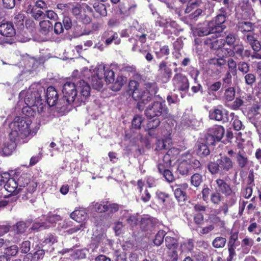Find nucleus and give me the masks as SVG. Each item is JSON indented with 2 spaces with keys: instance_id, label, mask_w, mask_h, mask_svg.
<instances>
[{
  "instance_id": "37",
  "label": "nucleus",
  "mask_w": 261,
  "mask_h": 261,
  "mask_svg": "<svg viewBox=\"0 0 261 261\" xmlns=\"http://www.w3.org/2000/svg\"><path fill=\"white\" fill-rule=\"evenodd\" d=\"M189 180L191 186L195 188L199 187L203 181L202 175L198 173L193 174Z\"/></svg>"
},
{
  "instance_id": "51",
  "label": "nucleus",
  "mask_w": 261,
  "mask_h": 261,
  "mask_svg": "<svg viewBox=\"0 0 261 261\" xmlns=\"http://www.w3.org/2000/svg\"><path fill=\"white\" fill-rule=\"evenodd\" d=\"M221 87L222 83L220 81H217L210 84L208 86L207 90L210 94H214L218 91Z\"/></svg>"
},
{
  "instance_id": "21",
  "label": "nucleus",
  "mask_w": 261,
  "mask_h": 261,
  "mask_svg": "<svg viewBox=\"0 0 261 261\" xmlns=\"http://www.w3.org/2000/svg\"><path fill=\"white\" fill-rule=\"evenodd\" d=\"M243 39L250 45L253 51L258 52L260 50L261 45L260 42L255 37L254 33L247 34L245 36H243Z\"/></svg>"
},
{
  "instance_id": "27",
  "label": "nucleus",
  "mask_w": 261,
  "mask_h": 261,
  "mask_svg": "<svg viewBox=\"0 0 261 261\" xmlns=\"http://www.w3.org/2000/svg\"><path fill=\"white\" fill-rule=\"evenodd\" d=\"M235 158L238 166L241 168L245 167L249 163L248 158L243 150H239Z\"/></svg>"
},
{
  "instance_id": "42",
  "label": "nucleus",
  "mask_w": 261,
  "mask_h": 261,
  "mask_svg": "<svg viewBox=\"0 0 261 261\" xmlns=\"http://www.w3.org/2000/svg\"><path fill=\"white\" fill-rule=\"evenodd\" d=\"M230 117L231 118L230 121L232 122L233 129L237 131L241 130L243 127V124L238 117L236 116L233 113L230 114Z\"/></svg>"
},
{
  "instance_id": "24",
  "label": "nucleus",
  "mask_w": 261,
  "mask_h": 261,
  "mask_svg": "<svg viewBox=\"0 0 261 261\" xmlns=\"http://www.w3.org/2000/svg\"><path fill=\"white\" fill-rule=\"evenodd\" d=\"M70 217L73 220L80 223V227H83L88 216L84 210H75L70 214Z\"/></svg>"
},
{
  "instance_id": "30",
  "label": "nucleus",
  "mask_w": 261,
  "mask_h": 261,
  "mask_svg": "<svg viewBox=\"0 0 261 261\" xmlns=\"http://www.w3.org/2000/svg\"><path fill=\"white\" fill-rule=\"evenodd\" d=\"M16 143H18L17 141L11 139L10 142L5 143L2 148V154L6 156L11 155L15 148Z\"/></svg>"
},
{
  "instance_id": "19",
  "label": "nucleus",
  "mask_w": 261,
  "mask_h": 261,
  "mask_svg": "<svg viewBox=\"0 0 261 261\" xmlns=\"http://www.w3.org/2000/svg\"><path fill=\"white\" fill-rule=\"evenodd\" d=\"M171 71L167 67L165 62H162L159 66L158 77L163 83H167L171 77Z\"/></svg>"
},
{
  "instance_id": "2",
  "label": "nucleus",
  "mask_w": 261,
  "mask_h": 261,
  "mask_svg": "<svg viewBox=\"0 0 261 261\" xmlns=\"http://www.w3.org/2000/svg\"><path fill=\"white\" fill-rule=\"evenodd\" d=\"M90 89L86 82L80 80L76 84L67 82L63 87L62 92L68 104L74 103L77 106L87 100L90 96Z\"/></svg>"
},
{
  "instance_id": "13",
  "label": "nucleus",
  "mask_w": 261,
  "mask_h": 261,
  "mask_svg": "<svg viewBox=\"0 0 261 261\" xmlns=\"http://www.w3.org/2000/svg\"><path fill=\"white\" fill-rule=\"evenodd\" d=\"M209 117L211 120L220 121L222 123L230 121L228 116V111L224 109H214L210 111Z\"/></svg>"
},
{
  "instance_id": "10",
  "label": "nucleus",
  "mask_w": 261,
  "mask_h": 261,
  "mask_svg": "<svg viewBox=\"0 0 261 261\" xmlns=\"http://www.w3.org/2000/svg\"><path fill=\"white\" fill-rule=\"evenodd\" d=\"M240 245L239 241V231H231L227 242V249L228 255L227 257L226 261H232L237 255L236 249Z\"/></svg>"
},
{
  "instance_id": "47",
  "label": "nucleus",
  "mask_w": 261,
  "mask_h": 261,
  "mask_svg": "<svg viewBox=\"0 0 261 261\" xmlns=\"http://www.w3.org/2000/svg\"><path fill=\"white\" fill-rule=\"evenodd\" d=\"M223 199V196L219 192H213L210 196L211 202L214 205H219Z\"/></svg>"
},
{
  "instance_id": "5",
  "label": "nucleus",
  "mask_w": 261,
  "mask_h": 261,
  "mask_svg": "<svg viewBox=\"0 0 261 261\" xmlns=\"http://www.w3.org/2000/svg\"><path fill=\"white\" fill-rule=\"evenodd\" d=\"M44 89L38 84H32L28 89L22 90L19 93L18 106L23 105L24 103L27 106H33V104H36L37 101L42 99L41 94H44Z\"/></svg>"
},
{
  "instance_id": "64",
  "label": "nucleus",
  "mask_w": 261,
  "mask_h": 261,
  "mask_svg": "<svg viewBox=\"0 0 261 261\" xmlns=\"http://www.w3.org/2000/svg\"><path fill=\"white\" fill-rule=\"evenodd\" d=\"M31 243L29 241H23L20 245V250L22 253H27L30 250Z\"/></svg>"
},
{
  "instance_id": "7",
  "label": "nucleus",
  "mask_w": 261,
  "mask_h": 261,
  "mask_svg": "<svg viewBox=\"0 0 261 261\" xmlns=\"http://www.w3.org/2000/svg\"><path fill=\"white\" fill-rule=\"evenodd\" d=\"M31 178L30 174L22 173L17 179L18 186L21 188V192L22 191L26 194L33 193L37 187V182Z\"/></svg>"
},
{
  "instance_id": "28",
  "label": "nucleus",
  "mask_w": 261,
  "mask_h": 261,
  "mask_svg": "<svg viewBox=\"0 0 261 261\" xmlns=\"http://www.w3.org/2000/svg\"><path fill=\"white\" fill-rule=\"evenodd\" d=\"M26 12L28 14L31 15L35 20L43 18L44 12L33 5H30L28 6Z\"/></svg>"
},
{
  "instance_id": "1",
  "label": "nucleus",
  "mask_w": 261,
  "mask_h": 261,
  "mask_svg": "<svg viewBox=\"0 0 261 261\" xmlns=\"http://www.w3.org/2000/svg\"><path fill=\"white\" fill-rule=\"evenodd\" d=\"M32 121L30 118L16 117L10 124L11 132L10 139L17 141L18 143H24L34 136L38 128H33Z\"/></svg>"
},
{
  "instance_id": "3",
  "label": "nucleus",
  "mask_w": 261,
  "mask_h": 261,
  "mask_svg": "<svg viewBox=\"0 0 261 261\" xmlns=\"http://www.w3.org/2000/svg\"><path fill=\"white\" fill-rule=\"evenodd\" d=\"M83 76L89 79L93 88L100 90L103 86L104 78L108 84L114 82L115 73L110 67L102 64L98 65L90 69L84 68L83 70Z\"/></svg>"
},
{
  "instance_id": "14",
  "label": "nucleus",
  "mask_w": 261,
  "mask_h": 261,
  "mask_svg": "<svg viewBox=\"0 0 261 261\" xmlns=\"http://www.w3.org/2000/svg\"><path fill=\"white\" fill-rule=\"evenodd\" d=\"M228 16L224 14L220 13L212 21H210V27L213 28L214 30L212 29V30L216 33L222 32L226 28L224 23Z\"/></svg>"
},
{
  "instance_id": "16",
  "label": "nucleus",
  "mask_w": 261,
  "mask_h": 261,
  "mask_svg": "<svg viewBox=\"0 0 261 261\" xmlns=\"http://www.w3.org/2000/svg\"><path fill=\"white\" fill-rule=\"evenodd\" d=\"M236 28L238 31L241 32L244 36L248 34L253 33L255 30L254 23L244 19H238L236 23Z\"/></svg>"
},
{
  "instance_id": "35",
  "label": "nucleus",
  "mask_w": 261,
  "mask_h": 261,
  "mask_svg": "<svg viewBox=\"0 0 261 261\" xmlns=\"http://www.w3.org/2000/svg\"><path fill=\"white\" fill-rule=\"evenodd\" d=\"M40 32L43 35L48 34L53 29V24L49 20H43L39 23Z\"/></svg>"
},
{
  "instance_id": "20",
  "label": "nucleus",
  "mask_w": 261,
  "mask_h": 261,
  "mask_svg": "<svg viewBox=\"0 0 261 261\" xmlns=\"http://www.w3.org/2000/svg\"><path fill=\"white\" fill-rule=\"evenodd\" d=\"M226 201L223 203L222 206L219 207L220 212L222 211L225 215H226L228 212L229 207H232L237 203V197L234 192H232L231 195L228 196Z\"/></svg>"
},
{
  "instance_id": "34",
  "label": "nucleus",
  "mask_w": 261,
  "mask_h": 261,
  "mask_svg": "<svg viewBox=\"0 0 261 261\" xmlns=\"http://www.w3.org/2000/svg\"><path fill=\"white\" fill-rule=\"evenodd\" d=\"M212 29L214 30L213 28L210 27L209 21L206 24H204L203 26L197 28L195 32L198 36L201 37L210 35L212 33H216Z\"/></svg>"
},
{
  "instance_id": "61",
  "label": "nucleus",
  "mask_w": 261,
  "mask_h": 261,
  "mask_svg": "<svg viewBox=\"0 0 261 261\" xmlns=\"http://www.w3.org/2000/svg\"><path fill=\"white\" fill-rule=\"evenodd\" d=\"M106 203H93L91 204L90 206H93L94 211L98 213L105 212L106 210Z\"/></svg>"
},
{
  "instance_id": "12",
  "label": "nucleus",
  "mask_w": 261,
  "mask_h": 261,
  "mask_svg": "<svg viewBox=\"0 0 261 261\" xmlns=\"http://www.w3.org/2000/svg\"><path fill=\"white\" fill-rule=\"evenodd\" d=\"M191 158L192 155L189 151L180 156V175H188L193 173Z\"/></svg>"
},
{
  "instance_id": "15",
  "label": "nucleus",
  "mask_w": 261,
  "mask_h": 261,
  "mask_svg": "<svg viewBox=\"0 0 261 261\" xmlns=\"http://www.w3.org/2000/svg\"><path fill=\"white\" fill-rule=\"evenodd\" d=\"M201 4V0H188L187 7L185 9V13H189L193 10L195 11L192 13L189 17L191 19H195L198 17L202 13V10L198 8V7Z\"/></svg>"
},
{
  "instance_id": "17",
  "label": "nucleus",
  "mask_w": 261,
  "mask_h": 261,
  "mask_svg": "<svg viewBox=\"0 0 261 261\" xmlns=\"http://www.w3.org/2000/svg\"><path fill=\"white\" fill-rule=\"evenodd\" d=\"M8 192L13 193L14 195L17 194L21 192V188L19 187L17 180L13 177H10L8 174V177L3 181V185Z\"/></svg>"
},
{
  "instance_id": "57",
  "label": "nucleus",
  "mask_w": 261,
  "mask_h": 261,
  "mask_svg": "<svg viewBox=\"0 0 261 261\" xmlns=\"http://www.w3.org/2000/svg\"><path fill=\"white\" fill-rule=\"evenodd\" d=\"M171 142L170 139H166L165 140H159L156 143V149L162 150L167 148V144L169 145Z\"/></svg>"
},
{
  "instance_id": "36",
  "label": "nucleus",
  "mask_w": 261,
  "mask_h": 261,
  "mask_svg": "<svg viewBox=\"0 0 261 261\" xmlns=\"http://www.w3.org/2000/svg\"><path fill=\"white\" fill-rule=\"evenodd\" d=\"M57 242V238L56 236L49 234L47 235L44 240L42 242L41 245L42 248L48 249L55 243Z\"/></svg>"
},
{
  "instance_id": "40",
  "label": "nucleus",
  "mask_w": 261,
  "mask_h": 261,
  "mask_svg": "<svg viewBox=\"0 0 261 261\" xmlns=\"http://www.w3.org/2000/svg\"><path fill=\"white\" fill-rule=\"evenodd\" d=\"M175 153L176 154H178L179 151L177 149L174 148L170 149L167 153L164 155L163 158V161L166 165H170L171 162L174 159V156L172 155V153Z\"/></svg>"
},
{
  "instance_id": "18",
  "label": "nucleus",
  "mask_w": 261,
  "mask_h": 261,
  "mask_svg": "<svg viewBox=\"0 0 261 261\" xmlns=\"http://www.w3.org/2000/svg\"><path fill=\"white\" fill-rule=\"evenodd\" d=\"M220 169V174L224 175L233 167V162L232 160L227 156H223L218 159Z\"/></svg>"
},
{
  "instance_id": "32",
  "label": "nucleus",
  "mask_w": 261,
  "mask_h": 261,
  "mask_svg": "<svg viewBox=\"0 0 261 261\" xmlns=\"http://www.w3.org/2000/svg\"><path fill=\"white\" fill-rule=\"evenodd\" d=\"M154 51L158 58H161L169 54V49L168 46L164 45L161 46L159 43L155 44Z\"/></svg>"
},
{
  "instance_id": "58",
  "label": "nucleus",
  "mask_w": 261,
  "mask_h": 261,
  "mask_svg": "<svg viewBox=\"0 0 261 261\" xmlns=\"http://www.w3.org/2000/svg\"><path fill=\"white\" fill-rule=\"evenodd\" d=\"M237 40V35L233 33H228L225 37V41L228 45L234 44Z\"/></svg>"
},
{
  "instance_id": "55",
  "label": "nucleus",
  "mask_w": 261,
  "mask_h": 261,
  "mask_svg": "<svg viewBox=\"0 0 261 261\" xmlns=\"http://www.w3.org/2000/svg\"><path fill=\"white\" fill-rule=\"evenodd\" d=\"M244 45L243 43H237L233 45V52L234 54L238 56L239 57L242 56L244 52Z\"/></svg>"
},
{
  "instance_id": "38",
  "label": "nucleus",
  "mask_w": 261,
  "mask_h": 261,
  "mask_svg": "<svg viewBox=\"0 0 261 261\" xmlns=\"http://www.w3.org/2000/svg\"><path fill=\"white\" fill-rule=\"evenodd\" d=\"M125 78L122 76H118L114 82H112L111 89L114 91H118L120 90L125 82Z\"/></svg>"
},
{
  "instance_id": "8",
  "label": "nucleus",
  "mask_w": 261,
  "mask_h": 261,
  "mask_svg": "<svg viewBox=\"0 0 261 261\" xmlns=\"http://www.w3.org/2000/svg\"><path fill=\"white\" fill-rule=\"evenodd\" d=\"M59 215L48 214L46 216H43L41 219L38 220L33 224L32 229L38 230L39 229H46L54 225L57 222L61 220Z\"/></svg>"
},
{
  "instance_id": "31",
  "label": "nucleus",
  "mask_w": 261,
  "mask_h": 261,
  "mask_svg": "<svg viewBox=\"0 0 261 261\" xmlns=\"http://www.w3.org/2000/svg\"><path fill=\"white\" fill-rule=\"evenodd\" d=\"M104 36L105 37H108V38L106 40V44L107 45H110L113 42L117 45L120 43V39L118 37V34L116 32H114L113 31L105 32Z\"/></svg>"
},
{
  "instance_id": "54",
  "label": "nucleus",
  "mask_w": 261,
  "mask_h": 261,
  "mask_svg": "<svg viewBox=\"0 0 261 261\" xmlns=\"http://www.w3.org/2000/svg\"><path fill=\"white\" fill-rule=\"evenodd\" d=\"M220 33H212L211 36L207 37L204 40V44L210 46V47L214 43L218 38V35Z\"/></svg>"
},
{
  "instance_id": "46",
  "label": "nucleus",
  "mask_w": 261,
  "mask_h": 261,
  "mask_svg": "<svg viewBox=\"0 0 261 261\" xmlns=\"http://www.w3.org/2000/svg\"><path fill=\"white\" fill-rule=\"evenodd\" d=\"M227 63L228 66V71L227 72H230V73L232 74L233 76L236 75L237 74L238 64L231 58L228 59Z\"/></svg>"
},
{
  "instance_id": "44",
  "label": "nucleus",
  "mask_w": 261,
  "mask_h": 261,
  "mask_svg": "<svg viewBox=\"0 0 261 261\" xmlns=\"http://www.w3.org/2000/svg\"><path fill=\"white\" fill-rule=\"evenodd\" d=\"M207 167L209 172L213 175L216 174L219 172L220 173V169L218 160L216 162H210L207 164Z\"/></svg>"
},
{
  "instance_id": "63",
  "label": "nucleus",
  "mask_w": 261,
  "mask_h": 261,
  "mask_svg": "<svg viewBox=\"0 0 261 261\" xmlns=\"http://www.w3.org/2000/svg\"><path fill=\"white\" fill-rule=\"evenodd\" d=\"M124 215H125V218H126V220L127 222L130 224V225H135L138 219L135 215H130L127 212L124 211Z\"/></svg>"
},
{
  "instance_id": "45",
  "label": "nucleus",
  "mask_w": 261,
  "mask_h": 261,
  "mask_svg": "<svg viewBox=\"0 0 261 261\" xmlns=\"http://www.w3.org/2000/svg\"><path fill=\"white\" fill-rule=\"evenodd\" d=\"M93 8L95 11L102 16H106L107 15V11L105 5L100 3H95L93 4Z\"/></svg>"
},
{
  "instance_id": "25",
  "label": "nucleus",
  "mask_w": 261,
  "mask_h": 261,
  "mask_svg": "<svg viewBox=\"0 0 261 261\" xmlns=\"http://www.w3.org/2000/svg\"><path fill=\"white\" fill-rule=\"evenodd\" d=\"M46 102L50 107L55 106L58 99V94L55 88L49 87L46 90Z\"/></svg>"
},
{
  "instance_id": "50",
  "label": "nucleus",
  "mask_w": 261,
  "mask_h": 261,
  "mask_svg": "<svg viewBox=\"0 0 261 261\" xmlns=\"http://www.w3.org/2000/svg\"><path fill=\"white\" fill-rule=\"evenodd\" d=\"M165 243L166 246L169 249H174L177 247V241L174 238L167 236L165 238Z\"/></svg>"
},
{
  "instance_id": "56",
  "label": "nucleus",
  "mask_w": 261,
  "mask_h": 261,
  "mask_svg": "<svg viewBox=\"0 0 261 261\" xmlns=\"http://www.w3.org/2000/svg\"><path fill=\"white\" fill-rule=\"evenodd\" d=\"M18 251V247L16 245H12L7 247L5 249L4 253L9 256H15L17 254Z\"/></svg>"
},
{
  "instance_id": "22",
  "label": "nucleus",
  "mask_w": 261,
  "mask_h": 261,
  "mask_svg": "<svg viewBox=\"0 0 261 261\" xmlns=\"http://www.w3.org/2000/svg\"><path fill=\"white\" fill-rule=\"evenodd\" d=\"M215 181L219 193L224 194L226 196L231 195L233 191L230 185L227 184L224 179L218 178Z\"/></svg>"
},
{
  "instance_id": "53",
  "label": "nucleus",
  "mask_w": 261,
  "mask_h": 261,
  "mask_svg": "<svg viewBox=\"0 0 261 261\" xmlns=\"http://www.w3.org/2000/svg\"><path fill=\"white\" fill-rule=\"evenodd\" d=\"M166 234L165 231L163 230H160L155 235V239L154 240V243L157 246L160 245L163 241L164 238Z\"/></svg>"
},
{
  "instance_id": "6",
  "label": "nucleus",
  "mask_w": 261,
  "mask_h": 261,
  "mask_svg": "<svg viewBox=\"0 0 261 261\" xmlns=\"http://www.w3.org/2000/svg\"><path fill=\"white\" fill-rule=\"evenodd\" d=\"M148 31L144 28H140L138 30L135 27H129V28L121 31L120 35L122 37H128L132 35V37L129 39V41L133 44L132 50L136 51L138 49L137 42L139 41L141 44L144 43L146 40V36ZM141 52L140 49H139Z\"/></svg>"
},
{
  "instance_id": "43",
  "label": "nucleus",
  "mask_w": 261,
  "mask_h": 261,
  "mask_svg": "<svg viewBox=\"0 0 261 261\" xmlns=\"http://www.w3.org/2000/svg\"><path fill=\"white\" fill-rule=\"evenodd\" d=\"M136 6L134 5L130 6L128 4H121L119 9L121 14L128 15L134 12Z\"/></svg>"
},
{
  "instance_id": "48",
  "label": "nucleus",
  "mask_w": 261,
  "mask_h": 261,
  "mask_svg": "<svg viewBox=\"0 0 261 261\" xmlns=\"http://www.w3.org/2000/svg\"><path fill=\"white\" fill-rule=\"evenodd\" d=\"M226 243V239L221 237H216L213 241V246L216 248H223Z\"/></svg>"
},
{
  "instance_id": "41",
  "label": "nucleus",
  "mask_w": 261,
  "mask_h": 261,
  "mask_svg": "<svg viewBox=\"0 0 261 261\" xmlns=\"http://www.w3.org/2000/svg\"><path fill=\"white\" fill-rule=\"evenodd\" d=\"M28 226L27 223L23 221L17 222L15 225H13L12 230L15 233L21 234L24 233Z\"/></svg>"
},
{
  "instance_id": "11",
  "label": "nucleus",
  "mask_w": 261,
  "mask_h": 261,
  "mask_svg": "<svg viewBox=\"0 0 261 261\" xmlns=\"http://www.w3.org/2000/svg\"><path fill=\"white\" fill-rule=\"evenodd\" d=\"M164 103L161 101H156L149 105L145 110V115L147 118L151 119L154 117L161 116L165 110Z\"/></svg>"
},
{
  "instance_id": "52",
  "label": "nucleus",
  "mask_w": 261,
  "mask_h": 261,
  "mask_svg": "<svg viewBox=\"0 0 261 261\" xmlns=\"http://www.w3.org/2000/svg\"><path fill=\"white\" fill-rule=\"evenodd\" d=\"M238 69L243 74H246L250 70V66L247 62L240 61L238 63Z\"/></svg>"
},
{
  "instance_id": "39",
  "label": "nucleus",
  "mask_w": 261,
  "mask_h": 261,
  "mask_svg": "<svg viewBox=\"0 0 261 261\" xmlns=\"http://www.w3.org/2000/svg\"><path fill=\"white\" fill-rule=\"evenodd\" d=\"M177 40H178V39H177ZM173 48L174 50L172 53L173 61L172 63L174 65L177 66L179 63V43L177 41L173 43Z\"/></svg>"
},
{
  "instance_id": "9",
  "label": "nucleus",
  "mask_w": 261,
  "mask_h": 261,
  "mask_svg": "<svg viewBox=\"0 0 261 261\" xmlns=\"http://www.w3.org/2000/svg\"><path fill=\"white\" fill-rule=\"evenodd\" d=\"M21 107L22 113L26 116V117L30 118L34 116L36 112L41 114L45 112L47 109L46 107V101L44 99H40L37 101L36 104H33V106H27L24 103L19 106Z\"/></svg>"
},
{
  "instance_id": "4",
  "label": "nucleus",
  "mask_w": 261,
  "mask_h": 261,
  "mask_svg": "<svg viewBox=\"0 0 261 261\" xmlns=\"http://www.w3.org/2000/svg\"><path fill=\"white\" fill-rule=\"evenodd\" d=\"M129 90L132 92V97L135 100H139L137 107L140 110L144 109V105L149 101L152 96L156 93L158 87L154 83L144 84L141 87L136 81H130L128 84Z\"/></svg>"
},
{
  "instance_id": "59",
  "label": "nucleus",
  "mask_w": 261,
  "mask_h": 261,
  "mask_svg": "<svg viewBox=\"0 0 261 261\" xmlns=\"http://www.w3.org/2000/svg\"><path fill=\"white\" fill-rule=\"evenodd\" d=\"M145 129H154L156 128L160 123V120L158 118H155L153 119H149Z\"/></svg>"
},
{
  "instance_id": "33",
  "label": "nucleus",
  "mask_w": 261,
  "mask_h": 261,
  "mask_svg": "<svg viewBox=\"0 0 261 261\" xmlns=\"http://www.w3.org/2000/svg\"><path fill=\"white\" fill-rule=\"evenodd\" d=\"M196 152L199 156L202 158L210 154V150L207 144L199 142L197 145Z\"/></svg>"
},
{
  "instance_id": "62",
  "label": "nucleus",
  "mask_w": 261,
  "mask_h": 261,
  "mask_svg": "<svg viewBox=\"0 0 261 261\" xmlns=\"http://www.w3.org/2000/svg\"><path fill=\"white\" fill-rule=\"evenodd\" d=\"M106 212L109 214H113L117 212L119 210V206L116 203H107Z\"/></svg>"
},
{
  "instance_id": "60",
  "label": "nucleus",
  "mask_w": 261,
  "mask_h": 261,
  "mask_svg": "<svg viewBox=\"0 0 261 261\" xmlns=\"http://www.w3.org/2000/svg\"><path fill=\"white\" fill-rule=\"evenodd\" d=\"M244 79L247 85L252 86L256 81V76L253 73H247L245 75Z\"/></svg>"
},
{
  "instance_id": "49",
  "label": "nucleus",
  "mask_w": 261,
  "mask_h": 261,
  "mask_svg": "<svg viewBox=\"0 0 261 261\" xmlns=\"http://www.w3.org/2000/svg\"><path fill=\"white\" fill-rule=\"evenodd\" d=\"M236 91L233 87L227 88L224 92V98L227 101H232L235 97Z\"/></svg>"
},
{
  "instance_id": "29",
  "label": "nucleus",
  "mask_w": 261,
  "mask_h": 261,
  "mask_svg": "<svg viewBox=\"0 0 261 261\" xmlns=\"http://www.w3.org/2000/svg\"><path fill=\"white\" fill-rule=\"evenodd\" d=\"M221 2L223 6L219 9V12L229 16L231 14L233 8V2L230 0H222Z\"/></svg>"
},
{
  "instance_id": "26",
  "label": "nucleus",
  "mask_w": 261,
  "mask_h": 261,
  "mask_svg": "<svg viewBox=\"0 0 261 261\" xmlns=\"http://www.w3.org/2000/svg\"><path fill=\"white\" fill-rule=\"evenodd\" d=\"M208 132L216 139V141L220 142L224 136L225 129L221 125H215L210 128Z\"/></svg>"
},
{
  "instance_id": "23",
  "label": "nucleus",
  "mask_w": 261,
  "mask_h": 261,
  "mask_svg": "<svg viewBox=\"0 0 261 261\" xmlns=\"http://www.w3.org/2000/svg\"><path fill=\"white\" fill-rule=\"evenodd\" d=\"M0 34L6 37H12L16 34L15 30L11 22H5L0 24Z\"/></svg>"
}]
</instances>
